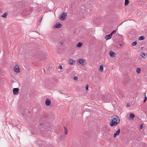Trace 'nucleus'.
<instances>
[{"mask_svg": "<svg viewBox=\"0 0 147 147\" xmlns=\"http://www.w3.org/2000/svg\"><path fill=\"white\" fill-rule=\"evenodd\" d=\"M111 121L109 123V125L111 127H113L119 124L120 120L119 117L116 115H114L111 116Z\"/></svg>", "mask_w": 147, "mask_h": 147, "instance_id": "nucleus-1", "label": "nucleus"}, {"mask_svg": "<svg viewBox=\"0 0 147 147\" xmlns=\"http://www.w3.org/2000/svg\"><path fill=\"white\" fill-rule=\"evenodd\" d=\"M32 7H29L28 8L23 11V13L25 14V16H26L29 14L30 12L32 11Z\"/></svg>", "mask_w": 147, "mask_h": 147, "instance_id": "nucleus-2", "label": "nucleus"}, {"mask_svg": "<svg viewBox=\"0 0 147 147\" xmlns=\"http://www.w3.org/2000/svg\"><path fill=\"white\" fill-rule=\"evenodd\" d=\"M67 16V13L62 12L59 16V18L62 21H64L65 19L66 18Z\"/></svg>", "mask_w": 147, "mask_h": 147, "instance_id": "nucleus-3", "label": "nucleus"}, {"mask_svg": "<svg viewBox=\"0 0 147 147\" xmlns=\"http://www.w3.org/2000/svg\"><path fill=\"white\" fill-rule=\"evenodd\" d=\"M102 99L105 102H109L110 101L111 98L109 96H103Z\"/></svg>", "mask_w": 147, "mask_h": 147, "instance_id": "nucleus-4", "label": "nucleus"}, {"mask_svg": "<svg viewBox=\"0 0 147 147\" xmlns=\"http://www.w3.org/2000/svg\"><path fill=\"white\" fill-rule=\"evenodd\" d=\"M14 69L15 71L17 73H19L20 72V69L18 65H15L14 67Z\"/></svg>", "mask_w": 147, "mask_h": 147, "instance_id": "nucleus-5", "label": "nucleus"}, {"mask_svg": "<svg viewBox=\"0 0 147 147\" xmlns=\"http://www.w3.org/2000/svg\"><path fill=\"white\" fill-rule=\"evenodd\" d=\"M19 89L18 88H14L13 89V93L14 95H17L19 93Z\"/></svg>", "mask_w": 147, "mask_h": 147, "instance_id": "nucleus-6", "label": "nucleus"}, {"mask_svg": "<svg viewBox=\"0 0 147 147\" xmlns=\"http://www.w3.org/2000/svg\"><path fill=\"white\" fill-rule=\"evenodd\" d=\"M51 101L49 98L46 99L45 101V105L47 106H49L51 104Z\"/></svg>", "mask_w": 147, "mask_h": 147, "instance_id": "nucleus-7", "label": "nucleus"}, {"mask_svg": "<svg viewBox=\"0 0 147 147\" xmlns=\"http://www.w3.org/2000/svg\"><path fill=\"white\" fill-rule=\"evenodd\" d=\"M109 54L110 56L112 57H114L115 56V55H116L115 53L114 52L112 51H110L109 53Z\"/></svg>", "mask_w": 147, "mask_h": 147, "instance_id": "nucleus-8", "label": "nucleus"}, {"mask_svg": "<svg viewBox=\"0 0 147 147\" xmlns=\"http://www.w3.org/2000/svg\"><path fill=\"white\" fill-rule=\"evenodd\" d=\"M62 26V24L59 23H57L54 26V28H61Z\"/></svg>", "mask_w": 147, "mask_h": 147, "instance_id": "nucleus-9", "label": "nucleus"}, {"mask_svg": "<svg viewBox=\"0 0 147 147\" xmlns=\"http://www.w3.org/2000/svg\"><path fill=\"white\" fill-rule=\"evenodd\" d=\"M140 56L142 58H145L147 57V54L145 53H142L140 54Z\"/></svg>", "mask_w": 147, "mask_h": 147, "instance_id": "nucleus-10", "label": "nucleus"}, {"mask_svg": "<svg viewBox=\"0 0 147 147\" xmlns=\"http://www.w3.org/2000/svg\"><path fill=\"white\" fill-rule=\"evenodd\" d=\"M112 36L111 35V34H109L106 36L105 37V38L106 40H108L110 39L111 38Z\"/></svg>", "mask_w": 147, "mask_h": 147, "instance_id": "nucleus-11", "label": "nucleus"}, {"mask_svg": "<svg viewBox=\"0 0 147 147\" xmlns=\"http://www.w3.org/2000/svg\"><path fill=\"white\" fill-rule=\"evenodd\" d=\"M78 62L80 64H81L82 65H84V60L82 59H79Z\"/></svg>", "mask_w": 147, "mask_h": 147, "instance_id": "nucleus-12", "label": "nucleus"}, {"mask_svg": "<svg viewBox=\"0 0 147 147\" xmlns=\"http://www.w3.org/2000/svg\"><path fill=\"white\" fill-rule=\"evenodd\" d=\"M120 133V129H119L118 130L116 131V132L114 134V137H115L116 136L119 135Z\"/></svg>", "mask_w": 147, "mask_h": 147, "instance_id": "nucleus-13", "label": "nucleus"}, {"mask_svg": "<svg viewBox=\"0 0 147 147\" xmlns=\"http://www.w3.org/2000/svg\"><path fill=\"white\" fill-rule=\"evenodd\" d=\"M75 63V61L73 59H70L69 60V64L70 65H73L74 63Z\"/></svg>", "mask_w": 147, "mask_h": 147, "instance_id": "nucleus-14", "label": "nucleus"}, {"mask_svg": "<svg viewBox=\"0 0 147 147\" xmlns=\"http://www.w3.org/2000/svg\"><path fill=\"white\" fill-rule=\"evenodd\" d=\"M135 115L133 113H131L129 115V117L131 119H133L135 117Z\"/></svg>", "mask_w": 147, "mask_h": 147, "instance_id": "nucleus-15", "label": "nucleus"}, {"mask_svg": "<svg viewBox=\"0 0 147 147\" xmlns=\"http://www.w3.org/2000/svg\"><path fill=\"white\" fill-rule=\"evenodd\" d=\"M103 70V67L102 65H101L99 68V70L101 72H102Z\"/></svg>", "mask_w": 147, "mask_h": 147, "instance_id": "nucleus-16", "label": "nucleus"}, {"mask_svg": "<svg viewBox=\"0 0 147 147\" xmlns=\"http://www.w3.org/2000/svg\"><path fill=\"white\" fill-rule=\"evenodd\" d=\"M82 43L80 42H79L77 45L76 47H80L82 46Z\"/></svg>", "mask_w": 147, "mask_h": 147, "instance_id": "nucleus-17", "label": "nucleus"}, {"mask_svg": "<svg viewBox=\"0 0 147 147\" xmlns=\"http://www.w3.org/2000/svg\"><path fill=\"white\" fill-rule=\"evenodd\" d=\"M145 37L144 36H141L139 37L138 38V40H143L144 39Z\"/></svg>", "mask_w": 147, "mask_h": 147, "instance_id": "nucleus-18", "label": "nucleus"}, {"mask_svg": "<svg viewBox=\"0 0 147 147\" xmlns=\"http://www.w3.org/2000/svg\"><path fill=\"white\" fill-rule=\"evenodd\" d=\"M64 132L65 134L66 135L67 134V129L66 127H64Z\"/></svg>", "mask_w": 147, "mask_h": 147, "instance_id": "nucleus-19", "label": "nucleus"}, {"mask_svg": "<svg viewBox=\"0 0 147 147\" xmlns=\"http://www.w3.org/2000/svg\"><path fill=\"white\" fill-rule=\"evenodd\" d=\"M141 71V69L140 68H138L136 69V72L137 73L139 74L140 73Z\"/></svg>", "mask_w": 147, "mask_h": 147, "instance_id": "nucleus-20", "label": "nucleus"}, {"mask_svg": "<svg viewBox=\"0 0 147 147\" xmlns=\"http://www.w3.org/2000/svg\"><path fill=\"white\" fill-rule=\"evenodd\" d=\"M129 0H125V6L127 5L129 3Z\"/></svg>", "mask_w": 147, "mask_h": 147, "instance_id": "nucleus-21", "label": "nucleus"}, {"mask_svg": "<svg viewBox=\"0 0 147 147\" xmlns=\"http://www.w3.org/2000/svg\"><path fill=\"white\" fill-rule=\"evenodd\" d=\"M137 44V42L136 41H134L132 42V46H135Z\"/></svg>", "mask_w": 147, "mask_h": 147, "instance_id": "nucleus-22", "label": "nucleus"}, {"mask_svg": "<svg viewBox=\"0 0 147 147\" xmlns=\"http://www.w3.org/2000/svg\"><path fill=\"white\" fill-rule=\"evenodd\" d=\"M7 15V13L6 12V13H5L3 14L2 15V17H4V18H6Z\"/></svg>", "mask_w": 147, "mask_h": 147, "instance_id": "nucleus-23", "label": "nucleus"}, {"mask_svg": "<svg viewBox=\"0 0 147 147\" xmlns=\"http://www.w3.org/2000/svg\"><path fill=\"white\" fill-rule=\"evenodd\" d=\"M116 32V30H114L113 31L111 32L110 34H111V35L112 36V35L113 34H114V33H115Z\"/></svg>", "mask_w": 147, "mask_h": 147, "instance_id": "nucleus-24", "label": "nucleus"}, {"mask_svg": "<svg viewBox=\"0 0 147 147\" xmlns=\"http://www.w3.org/2000/svg\"><path fill=\"white\" fill-rule=\"evenodd\" d=\"M74 79L75 80L77 81L78 80V78L77 77L75 76L74 77Z\"/></svg>", "mask_w": 147, "mask_h": 147, "instance_id": "nucleus-25", "label": "nucleus"}, {"mask_svg": "<svg viewBox=\"0 0 147 147\" xmlns=\"http://www.w3.org/2000/svg\"><path fill=\"white\" fill-rule=\"evenodd\" d=\"M64 43V41L63 40H62L60 42V43L61 45H62Z\"/></svg>", "mask_w": 147, "mask_h": 147, "instance_id": "nucleus-26", "label": "nucleus"}, {"mask_svg": "<svg viewBox=\"0 0 147 147\" xmlns=\"http://www.w3.org/2000/svg\"><path fill=\"white\" fill-rule=\"evenodd\" d=\"M88 85H87L86 86V90H88Z\"/></svg>", "mask_w": 147, "mask_h": 147, "instance_id": "nucleus-27", "label": "nucleus"}, {"mask_svg": "<svg viewBox=\"0 0 147 147\" xmlns=\"http://www.w3.org/2000/svg\"><path fill=\"white\" fill-rule=\"evenodd\" d=\"M147 99V97L146 96H145L144 101L143 102H146V100Z\"/></svg>", "mask_w": 147, "mask_h": 147, "instance_id": "nucleus-28", "label": "nucleus"}, {"mask_svg": "<svg viewBox=\"0 0 147 147\" xmlns=\"http://www.w3.org/2000/svg\"><path fill=\"white\" fill-rule=\"evenodd\" d=\"M58 68L59 69H62V67L61 65H59V67H58Z\"/></svg>", "mask_w": 147, "mask_h": 147, "instance_id": "nucleus-29", "label": "nucleus"}, {"mask_svg": "<svg viewBox=\"0 0 147 147\" xmlns=\"http://www.w3.org/2000/svg\"><path fill=\"white\" fill-rule=\"evenodd\" d=\"M143 127V126L142 125H141L140 126V129H142Z\"/></svg>", "mask_w": 147, "mask_h": 147, "instance_id": "nucleus-30", "label": "nucleus"}, {"mask_svg": "<svg viewBox=\"0 0 147 147\" xmlns=\"http://www.w3.org/2000/svg\"><path fill=\"white\" fill-rule=\"evenodd\" d=\"M130 106V104L129 103H127V107H129Z\"/></svg>", "mask_w": 147, "mask_h": 147, "instance_id": "nucleus-31", "label": "nucleus"}, {"mask_svg": "<svg viewBox=\"0 0 147 147\" xmlns=\"http://www.w3.org/2000/svg\"><path fill=\"white\" fill-rule=\"evenodd\" d=\"M40 125H41V126H42L43 125V123H40Z\"/></svg>", "mask_w": 147, "mask_h": 147, "instance_id": "nucleus-32", "label": "nucleus"}, {"mask_svg": "<svg viewBox=\"0 0 147 147\" xmlns=\"http://www.w3.org/2000/svg\"><path fill=\"white\" fill-rule=\"evenodd\" d=\"M119 45H120V46H122V44H119Z\"/></svg>", "mask_w": 147, "mask_h": 147, "instance_id": "nucleus-33", "label": "nucleus"}, {"mask_svg": "<svg viewBox=\"0 0 147 147\" xmlns=\"http://www.w3.org/2000/svg\"><path fill=\"white\" fill-rule=\"evenodd\" d=\"M42 20V18H41V19H40V22L41 21V20Z\"/></svg>", "mask_w": 147, "mask_h": 147, "instance_id": "nucleus-34", "label": "nucleus"}]
</instances>
